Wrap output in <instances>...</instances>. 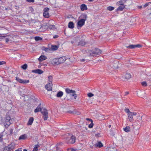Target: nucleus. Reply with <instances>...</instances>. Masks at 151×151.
Segmentation results:
<instances>
[{
  "label": "nucleus",
  "mask_w": 151,
  "mask_h": 151,
  "mask_svg": "<svg viewBox=\"0 0 151 151\" xmlns=\"http://www.w3.org/2000/svg\"><path fill=\"white\" fill-rule=\"evenodd\" d=\"M78 40L79 41L78 42V46L80 45L83 46L85 45L86 43L85 39H83V37L81 36H78L75 37L73 40L71 41V42L72 44L76 43Z\"/></svg>",
  "instance_id": "nucleus-1"
},
{
  "label": "nucleus",
  "mask_w": 151,
  "mask_h": 151,
  "mask_svg": "<svg viewBox=\"0 0 151 151\" xmlns=\"http://www.w3.org/2000/svg\"><path fill=\"white\" fill-rule=\"evenodd\" d=\"M136 115H137V117H138V119L140 120L142 122H143V121L142 120V116H140L139 114H137V113L134 112H130L129 114H128V116L129 122H132L134 120L133 116Z\"/></svg>",
  "instance_id": "nucleus-2"
},
{
  "label": "nucleus",
  "mask_w": 151,
  "mask_h": 151,
  "mask_svg": "<svg viewBox=\"0 0 151 151\" xmlns=\"http://www.w3.org/2000/svg\"><path fill=\"white\" fill-rule=\"evenodd\" d=\"M102 51L100 49L95 48L94 50H90L88 52V54L90 56H96L97 55L101 53Z\"/></svg>",
  "instance_id": "nucleus-3"
},
{
  "label": "nucleus",
  "mask_w": 151,
  "mask_h": 151,
  "mask_svg": "<svg viewBox=\"0 0 151 151\" xmlns=\"http://www.w3.org/2000/svg\"><path fill=\"white\" fill-rule=\"evenodd\" d=\"M15 147V144L14 143H11L10 144L4 147V151H13Z\"/></svg>",
  "instance_id": "nucleus-4"
},
{
  "label": "nucleus",
  "mask_w": 151,
  "mask_h": 151,
  "mask_svg": "<svg viewBox=\"0 0 151 151\" xmlns=\"http://www.w3.org/2000/svg\"><path fill=\"white\" fill-rule=\"evenodd\" d=\"M52 76H50L48 77V84L46 85V87L48 88V87L47 86L48 85L50 86L49 88V90H51V87L52 86Z\"/></svg>",
  "instance_id": "nucleus-5"
},
{
  "label": "nucleus",
  "mask_w": 151,
  "mask_h": 151,
  "mask_svg": "<svg viewBox=\"0 0 151 151\" xmlns=\"http://www.w3.org/2000/svg\"><path fill=\"white\" fill-rule=\"evenodd\" d=\"M41 113L43 116L44 120H47L48 118V113L47 110L46 109H44L42 111H41Z\"/></svg>",
  "instance_id": "nucleus-6"
},
{
  "label": "nucleus",
  "mask_w": 151,
  "mask_h": 151,
  "mask_svg": "<svg viewBox=\"0 0 151 151\" xmlns=\"http://www.w3.org/2000/svg\"><path fill=\"white\" fill-rule=\"evenodd\" d=\"M11 119L10 117L9 116H6L5 118V122L4 123V125L6 126H9L11 124L10 122Z\"/></svg>",
  "instance_id": "nucleus-7"
},
{
  "label": "nucleus",
  "mask_w": 151,
  "mask_h": 151,
  "mask_svg": "<svg viewBox=\"0 0 151 151\" xmlns=\"http://www.w3.org/2000/svg\"><path fill=\"white\" fill-rule=\"evenodd\" d=\"M49 8L47 7L45 8L44 9L43 15L45 18H48L49 17V13L48 11L49 10Z\"/></svg>",
  "instance_id": "nucleus-8"
},
{
  "label": "nucleus",
  "mask_w": 151,
  "mask_h": 151,
  "mask_svg": "<svg viewBox=\"0 0 151 151\" xmlns=\"http://www.w3.org/2000/svg\"><path fill=\"white\" fill-rule=\"evenodd\" d=\"M85 22L84 19H81L79 20L77 24L78 28L79 29V27H82L85 24Z\"/></svg>",
  "instance_id": "nucleus-9"
},
{
  "label": "nucleus",
  "mask_w": 151,
  "mask_h": 151,
  "mask_svg": "<svg viewBox=\"0 0 151 151\" xmlns=\"http://www.w3.org/2000/svg\"><path fill=\"white\" fill-rule=\"evenodd\" d=\"M16 80L17 82L21 83H27L29 82V80H23L17 77H16Z\"/></svg>",
  "instance_id": "nucleus-10"
},
{
  "label": "nucleus",
  "mask_w": 151,
  "mask_h": 151,
  "mask_svg": "<svg viewBox=\"0 0 151 151\" xmlns=\"http://www.w3.org/2000/svg\"><path fill=\"white\" fill-rule=\"evenodd\" d=\"M76 139L75 137L72 135L70 139L68 140H67V142L68 143L73 144L75 142Z\"/></svg>",
  "instance_id": "nucleus-11"
},
{
  "label": "nucleus",
  "mask_w": 151,
  "mask_h": 151,
  "mask_svg": "<svg viewBox=\"0 0 151 151\" xmlns=\"http://www.w3.org/2000/svg\"><path fill=\"white\" fill-rule=\"evenodd\" d=\"M131 77V75L130 73H126L124 74L122 76L123 79H129Z\"/></svg>",
  "instance_id": "nucleus-12"
},
{
  "label": "nucleus",
  "mask_w": 151,
  "mask_h": 151,
  "mask_svg": "<svg viewBox=\"0 0 151 151\" xmlns=\"http://www.w3.org/2000/svg\"><path fill=\"white\" fill-rule=\"evenodd\" d=\"M51 63L53 65H58L59 64L58 58L53 59L51 61Z\"/></svg>",
  "instance_id": "nucleus-13"
},
{
  "label": "nucleus",
  "mask_w": 151,
  "mask_h": 151,
  "mask_svg": "<svg viewBox=\"0 0 151 151\" xmlns=\"http://www.w3.org/2000/svg\"><path fill=\"white\" fill-rule=\"evenodd\" d=\"M58 59L59 64L64 63L66 60V58L65 56H63L59 58H58Z\"/></svg>",
  "instance_id": "nucleus-14"
},
{
  "label": "nucleus",
  "mask_w": 151,
  "mask_h": 151,
  "mask_svg": "<svg viewBox=\"0 0 151 151\" xmlns=\"http://www.w3.org/2000/svg\"><path fill=\"white\" fill-rule=\"evenodd\" d=\"M32 72L36 73H38L39 74H41L43 73V71L40 69L32 70Z\"/></svg>",
  "instance_id": "nucleus-15"
},
{
  "label": "nucleus",
  "mask_w": 151,
  "mask_h": 151,
  "mask_svg": "<svg viewBox=\"0 0 151 151\" xmlns=\"http://www.w3.org/2000/svg\"><path fill=\"white\" fill-rule=\"evenodd\" d=\"M119 5V6L116 9V11H122L125 8V6L124 4H120Z\"/></svg>",
  "instance_id": "nucleus-16"
},
{
  "label": "nucleus",
  "mask_w": 151,
  "mask_h": 151,
  "mask_svg": "<svg viewBox=\"0 0 151 151\" xmlns=\"http://www.w3.org/2000/svg\"><path fill=\"white\" fill-rule=\"evenodd\" d=\"M66 92L68 94H70L71 93H74L76 92L75 91L72 90H70L68 88H66L65 89Z\"/></svg>",
  "instance_id": "nucleus-17"
},
{
  "label": "nucleus",
  "mask_w": 151,
  "mask_h": 151,
  "mask_svg": "<svg viewBox=\"0 0 151 151\" xmlns=\"http://www.w3.org/2000/svg\"><path fill=\"white\" fill-rule=\"evenodd\" d=\"M87 18V15L84 14H81L79 17L80 18H81V19H84V20H85V21L86 20Z\"/></svg>",
  "instance_id": "nucleus-18"
},
{
  "label": "nucleus",
  "mask_w": 151,
  "mask_h": 151,
  "mask_svg": "<svg viewBox=\"0 0 151 151\" xmlns=\"http://www.w3.org/2000/svg\"><path fill=\"white\" fill-rule=\"evenodd\" d=\"M47 58L45 55H41L38 58V60L40 62L45 60L47 59Z\"/></svg>",
  "instance_id": "nucleus-19"
},
{
  "label": "nucleus",
  "mask_w": 151,
  "mask_h": 151,
  "mask_svg": "<svg viewBox=\"0 0 151 151\" xmlns=\"http://www.w3.org/2000/svg\"><path fill=\"white\" fill-rule=\"evenodd\" d=\"M41 104H40L39 105L37 106L36 109L34 110V112L35 113H37L38 112L42 111V109L40 107Z\"/></svg>",
  "instance_id": "nucleus-20"
},
{
  "label": "nucleus",
  "mask_w": 151,
  "mask_h": 151,
  "mask_svg": "<svg viewBox=\"0 0 151 151\" xmlns=\"http://www.w3.org/2000/svg\"><path fill=\"white\" fill-rule=\"evenodd\" d=\"M81 9L82 11L87 9V6L84 4H82L81 6Z\"/></svg>",
  "instance_id": "nucleus-21"
},
{
  "label": "nucleus",
  "mask_w": 151,
  "mask_h": 151,
  "mask_svg": "<svg viewBox=\"0 0 151 151\" xmlns=\"http://www.w3.org/2000/svg\"><path fill=\"white\" fill-rule=\"evenodd\" d=\"M34 119L32 117L29 118L27 123V125H31L32 124L33 122Z\"/></svg>",
  "instance_id": "nucleus-22"
},
{
  "label": "nucleus",
  "mask_w": 151,
  "mask_h": 151,
  "mask_svg": "<svg viewBox=\"0 0 151 151\" xmlns=\"http://www.w3.org/2000/svg\"><path fill=\"white\" fill-rule=\"evenodd\" d=\"M74 24L72 22H70L68 25V27L69 28L71 29H73L74 28Z\"/></svg>",
  "instance_id": "nucleus-23"
},
{
  "label": "nucleus",
  "mask_w": 151,
  "mask_h": 151,
  "mask_svg": "<svg viewBox=\"0 0 151 151\" xmlns=\"http://www.w3.org/2000/svg\"><path fill=\"white\" fill-rule=\"evenodd\" d=\"M63 93L62 91H60L59 92H58L57 95H56V96L57 97H61L63 95Z\"/></svg>",
  "instance_id": "nucleus-24"
},
{
  "label": "nucleus",
  "mask_w": 151,
  "mask_h": 151,
  "mask_svg": "<svg viewBox=\"0 0 151 151\" xmlns=\"http://www.w3.org/2000/svg\"><path fill=\"white\" fill-rule=\"evenodd\" d=\"M124 130L127 132H128L130 131V127L129 126H126L125 128H124Z\"/></svg>",
  "instance_id": "nucleus-25"
},
{
  "label": "nucleus",
  "mask_w": 151,
  "mask_h": 151,
  "mask_svg": "<svg viewBox=\"0 0 151 151\" xmlns=\"http://www.w3.org/2000/svg\"><path fill=\"white\" fill-rule=\"evenodd\" d=\"M126 0H121L117 2V4L118 5L124 4L126 2Z\"/></svg>",
  "instance_id": "nucleus-26"
},
{
  "label": "nucleus",
  "mask_w": 151,
  "mask_h": 151,
  "mask_svg": "<svg viewBox=\"0 0 151 151\" xmlns=\"http://www.w3.org/2000/svg\"><path fill=\"white\" fill-rule=\"evenodd\" d=\"M58 48V47L56 45H52L51 49L52 50H57Z\"/></svg>",
  "instance_id": "nucleus-27"
},
{
  "label": "nucleus",
  "mask_w": 151,
  "mask_h": 151,
  "mask_svg": "<svg viewBox=\"0 0 151 151\" xmlns=\"http://www.w3.org/2000/svg\"><path fill=\"white\" fill-rule=\"evenodd\" d=\"M96 147H103V145L102 144L101 142H98L95 145Z\"/></svg>",
  "instance_id": "nucleus-28"
},
{
  "label": "nucleus",
  "mask_w": 151,
  "mask_h": 151,
  "mask_svg": "<svg viewBox=\"0 0 151 151\" xmlns=\"http://www.w3.org/2000/svg\"><path fill=\"white\" fill-rule=\"evenodd\" d=\"M134 125H138V126H140L141 125V123L139 122V120H137L134 123Z\"/></svg>",
  "instance_id": "nucleus-29"
},
{
  "label": "nucleus",
  "mask_w": 151,
  "mask_h": 151,
  "mask_svg": "<svg viewBox=\"0 0 151 151\" xmlns=\"http://www.w3.org/2000/svg\"><path fill=\"white\" fill-rule=\"evenodd\" d=\"M27 137L25 134L21 135L19 138V139H24L26 138Z\"/></svg>",
  "instance_id": "nucleus-30"
},
{
  "label": "nucleus",
  "mask_w": 151,
  "mask_h": 151,
  "mask_svg": "<svg viewBox=\"0 0 151 151\" xmlns=\"http://www.w3.org/2000/svg\"><path fill=\"white\" fill-rule=\"evenodd\" d=\"M114 9V7L111 6H109L107 7V10L110 11H111Z\"/></svg>",
  "instance_id": "nucleus-31"
},
{
  "label": "nucleus",
  "mask_w": 151,
  "mask_h": 151,
  "mask_svg": "<svg viewBox=\"0 0 151 151\" xmlns=\"http://www.w3.org/2000/svg\"><path fill=\"white\" fill-rule=\"evenodd\" d=\"M35 39L36 41L41 40H42V38L41 37L39 36L35 37Z\"/></svg>",
  "instance_id": "nucleus-32"
},
{
  "label": "nucleus",
  "mask_w": 151,
  "mask_h": 151,
  "mask_svg": "<svg viewBox=\"0 0 151 151\" xmlns=\"http://www.w3.org/2000/svg\"><path fill=\"white\" fill-rule=\"evenodd\" d=\"M42 50H45L46 52H49L50 50L49 48L44 47H43Z\"/></svg>",
  "instance_id": "nucleus-33"
},
{
  "label": "nucleus",
  "mask_w": 151,
  "mask_h": 151,
  "mask_svg": "<svg viewBox=\"0 0 151 151\" xmlns=\"http://www.w3.org/2000/svg\"><path fill=\"white\" fill-rule=\"evenodd\" d=\"M27 65L26 64H24L22 66L21 68L23 70H26L27 68Z\"/></svg>",
  "instance_id": "nucleus-34"
},
{
  "label": "nucleus",
  "mask_w": 151,
  "mask_h": 151,
  "mask_svg": "<svg viewBox=\"0 0 151 151\" xmlns=\"http://www.w3.org/2000/svg\"><path fill=\"white\" fill-rule=\"evenodd\" d=\"M39 145H35V147L33 149V151H37L38 150Z\"/></svg>",
  "instance_id": "nucleus-35"
},
{
  "label": "nucleus",
  "mask_w": 151,
  "mask_h": 151,
  "mask_svg": "<svg viewBox=\"0 0 151 151\" xmlns=\"http://www.w3.org/2000/svg\"><path fill=\"white\" fill-rule=\"evenodd\" d=\"M127 47L128 48H129L130 49H133L134 48H135V45H129Z\"/></svg>",
  "instance_id": "nucleus-36"
},
{
  "label": "nucleus",
  "mask_w": 151,
  "mask_h": 151,
  "mask_svg": "<svg viewBox=\"0 0 151 151\" xmlns=\"http://www.w3.org/2000/svg\"><path fill=\"white\" fill-rule=\"evenodd\" d=\"M141 84L143 86H147V83L145 81H143L141 83Z\"/></svg>",
  "instance_id": "nucleus-37"
},
{
  "label": "nucleus",
  "mask_w": 151,
  "mask_h": 151,
  "mask_svg": "<svg viewBox=\"0 0 151 151\" xmlns=\"http://www.w3.org/2000/svg\"><path fill=\"white\" fill-rule=\"evenodd\" d=\"M146 121L147 122L151 123V116H149L147 118Z\"/></svg>",
  "instance_id": "nucleus-38"
},
{
  "label": "nucleus",
  "mask_w": 151,
  "mask_h": 151,
  "mask_svg": "<svg viewBox=\"0 0 151 151\" xmlns=\"http://www.w3.org/2000/svg\"><path fill=\"white\" fill-rule=\"evenodd\" d=\"M124 111H125V112L127 113L128 114H129L130 112H131V111H129V109H127V108H126L125 110H124Z\"/></svg>",
  "instance_id": "nucleus-39"
},
{
  "label": "nucleus",
  "mask_w": 151,
  "mask_h": 151,
  "mask_svg": "<svg viewBox=\"0 0 151 151\" xmlns=\"http://www.w3.org/2000/svg\"><path fill=\"white\" fill-rule=\"evenodd\" d=\"M91 122V123L89 124L88 125V127L89 128H92L93 126V122Z\"/></svg>",
  "instance_id": "nucleus-40"
},
{
  "label": "nucleus",
  "mask_w": 151,
  "mask_h": 151,
  "mask_svg": "<svg viewBox=\"0 0 151 151\" xmlns=\"http://www.w3.org/2000/svg\"><path fill=\"white\" fill-rule=\"evenodd\" d=\"M107 151H116V150L113 148H109Z\"/></svg>",
  "instance_id": "nucleus-41"
},
{
  "label": "nucleus",
  "mask_w": 151,
  "mask_h": 151,
  "mask_svg": "<svg viewBox=\"0 0 151 151\" xmlns=\"http://www.w3.org/2000/svg\"><path fill=\"white\" fill-rule=\"evenodd\" d=\"M139 133V132L138 130H136L134 132V134L136 135H138Z\"/></svg>",
  "instance_id": "nucleus-42"
},
{
  "label": "nucleus",
  "mask_w": 151,
  "mask_h": 151,
  "mask_svg": "<svg viewBox=\"0 0 151 151\" xmlns=\"http://www.w3.org/2000/svg\"><path fill=\"white\" fill-rule=\"evenodd\" d=\"M94 93L96 95L98 96H99V93H100V92L99 91H96Z\"/></svg>",
  "instance_id": "nucleus-43"
},
{
  "label": "nucleus",
  "mask_w": 151,
  "mask_h": 151,
  "mask_svg": "<svg viewBox=\"0 0 151 151\" xmlns=\"http://www.w3.org/2000/svg\"><path fill=\"white\" fill-rule=\"evenodd\" d=\"M94 94L92 93H90L88 94V96L89 97H91L93 96Z\"/></svg>",
  "instance_id": "nucleus-44"
},
{
  "label": "nucleus",
  "mask_w": 151,
  "mask_h": 151,
  "mask_svg": "<svg viewBox=\"0 0 151 151\" xmlns=\"http://www.w3.org/2000/svg\"><path fill=\"white\" fill-rule=\"evenodd\" d=\"M47 87H48V88L47 89V88L46 87V85L45 86V88H46V89L48 91H52V86H51V90H50L49 89V87H50V86L49 85H48V86H47Z\"/></svg>",
  "instance_id": "nucleus-45"
},
{
  "label": "nucleus",
  "mask_w": 151,
  "mask_h": 151,
  "mask_svg": "<svg viewBox=\"0 0 151 151\" xmlns=\"http://www.w3.org/2000/svg\"><path fill=\"white\" fill-rule=\"evenodd\" d=\"M72 96L74 97L75 99H76L77 97V94H75V93H73Z\"/></svg>",
  "instance_id": "nucleus-46"
},
{
  "label": "nucleus",
  "mask_w": 151,
  "mask_h": 151,
  "mask_svg": "<svg viewBox=\"0 0 151 151\" xmlns=\"http://www.w3.org/2000/svg\"><path fill=\"white\" fill-rule=\"evenodd\" d=\"M142 47L141 45L140 44H137V45H135V47Z\"/></svg>",
  "instance_id": "nucleus-47"
},
{
  "label": "nucleus",
  "mask_w": 151,
  "mask_h": 151,
  "mask_svg": "<svg viewBox=\"0 0 151 151\" xmlns=\"http://www.w3.org/2000/svg\"><path fill=\"white\" fill-rule=\"evenodd\" d=\"M6 64V62L4 61H0V65Z\"/></svg>",
  "instance_id": "nucleus-48"
},
{
  "label": "nucleus",
  "mask_w": 151,
  "mask_h": 151,
  "mask_svg": "<svg viewBox=\"0 0 151 151\" xmlns=\"http://www.w3.org/2000/svg\"><path fill=\"white\" fill-rule=\"evenodd\" d=\"M26 1L28 2H34V0H26Z\"/></svg>",
  "instance_id": "nucleus-49"
},
{
  "label": "nucleus",
  "mask_w": 151,
  "mask_h": 151,
  "mask_svg": "<svg viewBox=\"0 0 151 151\" xmlns=\"http://www.w3.org/2000/svg\"><path fill=\"white\" fill-rule=\"evenodd\" d=\"M67 151H76V150L73 149H71L68 150Z\"/></svg>",
  "instance_id": "nucleus-50"
},
{
  "label": "nucleus",
  "mask_w": 151,
  "mask_h": 151,
  "mask_svg": "<svg viewBox=\"0 0 151 151\" xmlns=\"http://www.w3.org/2000/svg\"><path fill=\"white\" fill-rule=\"evenodd\" d=\"M59 36L58 35H55L53 36L54 38H56L58 37Z\"/></svg>",
  "instance_id": "nucleus-51"
},
{
  "label": "nucleus",
  "mask_w": 151,
  "mask_h": 151,
  "mask_svg": "<svg viewBox=\"0 0 151 151\" xmlns=\"http://www.w3.org/2000/svg\"><path fill=\"white\" fill-rule=\"evenodd\" d=\"M6 36H2V35L1 34H0V39H1L2 37H5Z\"/></svg>",
  "instance_id": "nucleus-52"
},
{
  "label": "nucleus",
  "mask_w": 151,
  "mask_h": 151,
  "mask_svg": "<svg viewBox=\"0 0 151 151\" xmlns=\"http://www.w3.org/2000/svg\"><path fill=\"white\" fill-rule=\"evenodd\" d=\"M129 93V92H126L125 93V94H124V96H126V95H127Z\"/></svg>",
  "instance_id": "nucleus-53"
},
{
  "label": "nucleus",
  "mask_w": 151,
  "mask_h": 151,
  "mask_svg": "<svg viewBox=\"0 0 151 151\" xmlns=\"http://www.w3.org/2000/svg\"><path fill=\"white\" fill-rule=\"evenodd\" d=\"M5 40H6V42L7 43L8 42H9V39L8 38H6Z\"/></svg>",
  "instance_id": "nucleus-54"
},
{
  "label": "nucleus",
  "mask_w": 151,
  "mask_h": 151,
  "mask_svg": "<svg viewBox=\"0 0 151 151\" xmlns=\"http://www.w3.org/2000/svg\"><path fill=\"white\" fill-rule=\"evenodd\" d=\"M22 148H19L18 149L15 150V151H22Z\"/></svg>",
  "instance_id": "nucleus-55"
},
{
  "label": "nucleus",
  "mask_w": 151,
  "mask_h": 151,
  "mask_svg": "<svg viewBox=\"0 0 151 151\" xmlns=\"http://www.w3.org/2000/svg\"><path fill=\"white\" fill-rule=\"evenodd\" d=\"M86 120H89L91 122H93V120H92V119H90L88 118H86Z\"/></svg>",
  "instance_id": "nucleus-56"
},
{
  "label": "nucleus",
  "mask_w": 151,
  "mask_h": 151,
  "mask_svg": "<svg viewBox=\"0 0 151 151\" xmlns=\"http://www.w3.org/2000/svg\"><path fill=\"white\" fill-rule=\"evenodd\" d=\"M148 3H146L145 5H144V7H147V6H148Z\"/></svg>",
  "instance_id": "nucleus-57"
},
{
  "label": "nucleus",
  "mask_w": 151,
  "mask_h": 151,
  "mask_svg": "<svg viewBox=\"0 0 151 151\" xmlns=\"http://www.w3.org/2000/svg\"><path fill=\"white\" fill-rule=\"evenodd\" d=\"M100 133H98L97 134H95V136H99L100 135Z\"/></svg>",
  "instance_id": "nucleus-58"
},
{
  "label": "nucleus",
  "mask_w": 151,
  "mask_h": 151,
  "mask_svg": "<svg viewBox=\"0 0 151 151\" xmlns=\"http://www.w3.org/2000/svg\"><path fill=\"white\" fill-rule=\"evenodd\" d=\"M83 129L84 131H85V129H86V130H87V128H86V127H83Z\"/></svg>",
  "instance_id": "nucleus-59"
},
{
  "label": "nucleus",
  "mask_w": 151,
  "mask_h": 151,
  "mask_svg": "<svg viewBox=\"0 0 151 151\" xmlns=\"http://www.w3.org/2000/svg\"><path fill=\"white\" fill-rule=\"evenodd\" d=\"M13 132V130L12 129H11L10 130V133L11 134H12Z\"/></svg>",
  "instance_id": "nucleus-60"
},
{
  "label": "nucleus",
  "mask_w": 151,
  "mask_h": 151,
  "mask_svg": "<svg viewBox=\"0 0 151 151\" xmlns=\"http://www.w3.org/2000/svg\"><path fill=\"white\" fill-rule=\"evenodd\" d=\"M81 61L82 62H84L85 61V59H82L81 60Z\"/></svg>",
  "instance_id": "nucleus-61"
},
{
  "label": "nucleus",
  "mask_w": 151,
  "mask_h": 151,
  "mask_svg": "<svg viewBox=\"0 0 151 151\" xmlns=\"http://www.w3.org/2000/svg\"><path fill=\"white\" fill-rule=\"evenodd\" d=\"M39 24H40L41 26V27L40 28V29L41 27H42V25L40 23H39Z\"/></svg>",
  "instance_id": "nucleus-62"
},
{
  "label": "nucleus",
  "mask_w": 151,
  "mask_h": 151,
  "mask_svg": "<svg viewBox=\"0 0 151 151\" xmlns=\"http://www.w3.org/2000/svg\"><path fill=\"white\" fill-rule=\"evenodd\" d=\"M69 113H73V111H69Z\"/></svg>",
  "instance_id": "nucleus-63"
},
{
  "label": "nucleus",
  "mask_w": 151,
  "mask_h": 151,
  "mask_svg": "<svg viewBox=\"0 0 151 151\" xmlns=\"http://www.w3.org/2000/svg\"><path fill=\"white\" fill-rule=\"evenodd\" d=\"M23 151H27V150L26 149H24L23 150Z\"/></svg>",
  "instance_id": "nucleus-64"
}]
</instances>
